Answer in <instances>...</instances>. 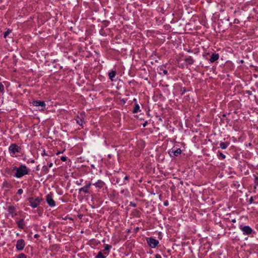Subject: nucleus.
Returning a JSON list of instances; mask_svg holds the SVG:
<instances>
[{"label": "nucleus", "instance_id": "3", "mask_svg": "<svg viewBox=\"0 0 258 258\" xmlns=\"http://www.w3.org/2000/svg\"><path fill=\"white\" fill-rule=\"evenodd\" d=\"M239 228L244 235H250L255 233V231L249 226L242 224L239 225Z\"/></svg>", "mask_w": 258, "mask_h": 258}, {"label": "nucleus", "instance_id": "6", "mask_svg": "<svg viewBox=\"0 0 258 258\" xmlns=\"http://www.w3.org/2000/svg\"><path fill=\"white\" fill-rule=\"evenodd\" d=\"M46 201L50 207H54L55 205V203L52 198L51 193L48 194L46 196Z\"/></svg>", "mask_w": 258, "mask_h": 258}, {"label": "nucleus", "instance_id": "19", "mask_svg": "<svg viewBox=\"0 0 258 258\" xmlns=\"http://www.w3.org/2000/svg\"><path fill=\"white\" fill-rule=\"evenodd\" d=\"M140 111V106L138 104H136L133 111L134 113H137Z\"/></svg>", "mask_w": 258, "mask_h": 258}, {"label": "nucleus", "instance_id": "23", "mask_svg": "<svg viewBox=\"0 0 258 258\" xmlns=\"http://www.w3.org/2000/svg\"><path fill=\"white\" fill-rule=\"evenodd\" d=\"M0 92H4V86L0 82Z\"/></svg>", "mask_w": 258, "mask_h": 258}, {"label": "nucleus", "instance_id": "31", "mask_svg": "<svg viewBox=\"0 0 258 258\" xmlns=\"http://www.w3.org/2000/svg\"><path fill=\"white\" fill-rule=\"evenodd\" d=\"M164 205L165 206H167L168 205V201H166L164 203Z\"/></svg>", "mask_w": 258, "mask_h": 258}, {"label": "nucleus", "instance_id": "4", "mask_svg": "<svg viewBox=\"0 0 258 258\" xmlns=\"http://www.w3.org/2000/svg\"><path fill=\"white\" fill-rule=\"evenodd\" d=\"M32 103L34 106L38 107L40 110H44L45 108L46 104L43 101L35 100Z\"/></svg>", "mask_w": 258, "mask_h": 258}, {"label": "nucleus", "instance_id": "25", "mask_svg": "<svg viewBox=\"0 0 258 258\" xmlns=\"http://www.w3.org/2000/svg\"><path fill=\"white\" fill-rule=\"evenodd\" d=\"M111 246L109 245H106L105 247V250H109L111 249Z\"/></svg>", "mask_w": 258, "mask_h": 258}, {"label": "nucleus", "instance_id": "24", "mask_svg": "<svg viewBox=\"0 0 258 258\" xmlns=\"http://www.w3.org/2000/svg\"><path fill=\"white\" fill-rule=\"evenodd\" d=\"M17 258H27V256L24 253L20 254Z\"/></svg>", "mask_w": 258, "mask_h": 258}, {"label": "nucleus", "instance_id": "26", "mask_svg": "<svg viewBox=\"0 0 258 258\" xmlns=\"http://www.w3.org/2000/svg\"><path fill=\"white\" fill-rule=\"evenodd\" d=\"M23 192V190L22 189L20 188V189H19L17 191V194H19V195H21L22 194Z\"/></svg>", "mask_w": 258, "mask_h": 258}, {"label": "nucleus", "instance_id": "39", "mask_svg": "<svg viewBox=\"0 0 258 258\" xmlns=\"http://www.w3.org/2000/svg\"><path fill=\"white\" fill-rule=\"evenodd\" d=\"M77 184H78V185H80V184H81V183H80V182H78V181L77 182Z\"/></svg>", "mask_w": 258, "mask_h": 258}, {"label": "nucleus", "instance_id": "35", "mask_svg": "<svg viewBox=\"0 0 258 258\" xmlns=\"http://www.w3.org/2000/svg\"><path fill=\"white\" fill-rule=\"evenodd\" d=\"M186 51H187L188 52H192V51H191L190 49H187Z\"/></svg>", "mask_w": 258, "mask_h": 258}, {"label": "nucleus", "instance_id": "1", "mask_svg": "<svg viewBox=\"0 0 258 258\" xmlns=\"http://www.w3.org/2000/svg\"><path fill=\"white\" fill-rule=\"evenodd\" d=\"M13 170L16 171L14 176L18 178L29 173V169L25 165H21L19 167L15 166L13 167Z\"/></svg>", "mask_w": 258, "mask_h": 258}, {"label": "nucleus", "instance_id": "5", "mask_svg": "<svg viewBox=\"0 0 258 258\" xmlns=\"http://www.w3.org/2000/svg\"><path fill=\"white\" fill-rule=\"evenodd\" d=\"M21 149V148L16 144H11L9 148L10 152L13 153V154H15L16 153L20 152Z\"/></svg>", "mask_w": 258, "mask_h": 258}, {"label": "nucleus", "instance_id": "9", "mask_svg": "<svg viewBox=\"0 0 258 258\" xmlns=\"http://www.w3.org/2000/svg\"><path fill=\"white\" fill-rule=\"evenodd\" d=\"M91 185V183H88L86 184V185L83 186V187H81L79 189V192H83L85 194H88L89 193V188H90V186Z\"/></svg>", "mask_w": 258, "mask_h": 258}, {"label": "nucleus", "instance_id": "28", "mask_svg": "<svg viewBox=\"0 0 258 258\" xmlns=\"http://www.w3.org/2000/svg\"><path fill=\"white\" fill-rule=\"evenodd\" d=\"M249 203L250 204H252V203H254V201H253V197H251L249 199Z\"/></svg>", "mask_w": 258, "mask_h": 258}, {"label": "nucleus", "instance_id": "38", "mask_svg": "<svg viewBox=\"0 0 258 258\" xmlns=\"http://www.w3.org/2000/svg\"><path fill=\"white\" fill-rule=\"evenodd\" d=\"M77 184H78V185H80V184H81V183H80V182H78V181L77 182Z\"/></svg>", "mask_w": 258, "mask_h": 258}, {"label": "nucleus", "instance_id": "30", "mask_svg": "<svg viewBox=\"0 0 258 258\" xmlns=\"http://www.w3.org/2000/svg\"><path fill=\"white\" fill-rule=\"evenodd\" d=\"M155 256V258H161V256L159 254H156Z\"/></svg>", "mask_w": 258, "mask_h": 258}, {"label": "nucleus", "instance_id": "17", "mask_svg": "<svg viewBox=\"0 0 258 258\" xmlns=\"http://www.w3.org/2000/svg\"><path fill=\"white\" fill-rule=\"evenodd\" d=\"M217 156L220 160L224 159L226 158L225 155L220 151H218Z\"/></svg>", "mask_w": 258, "mask_h": 258}, {"label": "nucleus", "instance_id": "37", "mask_svg": "<svg viewBox=\"0 0 258 258\" xmlns=\"http://www.w3.org/2000/svg\"><path fill=\"white\" fill-rule=\"evenodd\" d=\"M38 236V234H35L34 235V237H35V238L37 237Z\"/></svg>", "mask_w": 258, "mask_h": 258}, {"label": "nucleus", "instance_id": "40", "mask_svg": "<svg viewBox=\"0 0 258 258\" xmlns=\"http://www.w3.org/2000/svg\"><path fill=\"white\" fill-rule=\"evenodd\" d=\"M7 170H9L10 169L9 168L6 169Z\"/></svg>", "mask_w": 258, "mask_h": 258}, {"label": "nucleus", "instance_id": "20", "mask_svg": "<svg viewBox=\"0 0 258 258\" xmlns=\"http://www.w3.org/2000/svg\"><path fill=\"white\" fill-rule=\"evenodd\" d=\"M76 122L78 124L82 125L83 121L81 118L78 117L76 119Z\"/></svg>", "mask_w": 258, "mask_h": 258}, {"label": "nucleus", "instance_id": "32", "mask_svg": "<svg viewBox=\"0 0 258 258\" xmlns=\"http://www.w3.org/2000/svg\"><path fill=\"white\" fill-rule=\"evenodd\" d=\"M53 166V163H50L49 165H48V167L49 168H51L52 166Z\"/></svg>", "mask_w": 258, "mask_h": 258}, {"label": "nucleus", "instance_id": "22", "mask_svg": "<svg viewBox=\"0 0 258 258\" xmlns=\"http://www.w3.org/2000/svg\"><path fill=\"white\" fill-rule=\"evenodd\" d=\"M11 32V31L10 30H7V31H6L5 33H4V37L5 38H6L7 37V36H8V35Z\"/></svg>", "mask_w": 258, "mask_h": 258}, {"label": "nucleus", "instance_id": "11", "mask_svg": "<svg viewBox=\"0 0 258 258\" xmlns=\"http://www.w3.org/2000/svg\"><path fill=\"white\" fill-rule=\"evenodd\" d=\"M219 55L218 53H213L210 58L211 62H213L219 59Z\"/></svg>", "mask_w": 258, "mask_h": 258}, {"label": "nucleus", "instance_id": "29", "mask_svg": "<svg viewBox=\"0 0 258 258\" xmlns=\"http://www.w3.org/2000/svg\"><path fill=\"white\" fill-rule=\"evenodd\" d=\"M255 183L258 185V177H255L254 179Z\"/></svg>", "mask_w": 258, "mask_h": 258}, {"label": "nucleus", "instance_id": "34", "mask_svg": "<svg viewBox=\"0 0 258 258\" xmlns=\"http://www.w3.org/2000/svg\"><path fill=\"white\" fill-rule=\"evenodd\" d=\"M128 179V177L127 176H125L124 178V180H127Z\"/></svg>", "mask_w": 258, "mask_h": 258}, {"label": "nucleus", "instance_id": "33", "mask_svg": "<svg viewBox=\"0 0 258 258\" xmlns=\"http://www.w3.org/2000/svg\"><path fill=\"white\" fill-rule=\"evenodd\" d=\"M163 73L165 74V75H167V73H168V72L167 70H164L163 71Z\"/></svg>", "mask_w": 258, "mask_h": 258}, {"label": "nucleus", "instance_id": "16", "mask_svg": "<svg viewBox=\"0 0 258 258\" xmlns=\"http://www.w3.org/2000/svg\"><path fill=\"white\" fill-rule=\"evenodd\" d=\"M229 145V142H221L220 143V147L222 149H226Z\"/></svg>", "mask_w": 258, "mask_h": 258}, {"label": "nucleus", "instance_id": "14", "mask_svg": "<svg viewBox=\"0 0 258 258\" xmlns=\"http://www.w3.org/2000/svg\"><path fill=\"white\" fill-rule=\"evenodd\" d=\"M184 61H185V62H186L188 64H192L194 63V60L193 59V58L191 57V56H189L187 57H186L185 59H184Z\"/></svg>", "mask_w": 258, "mask_h": 258}, {"label": "nucleus", "instance_id": "15", "mask_svg": "<svg viewBox=\"0 0 258 258\" xmlns=\"http://www.w3.org/2000/svg\"><path fill=\"white\" fill-rule=\"evenodd\" d=\"M116 73L115 71H112L109 73L108 76L109 78L111 81H114V78L116 76Z\"/></svg>", "mask_w": 258, "mask_h": 258}, {"label": "nucleus", "instance_id": "7", "mask_svg": "<svg viewBox=\"0 0 258 258\" xmlns=\"http://www.w3.org/2000/svg\"><path fill=\"white\" fill-rule=\"evenodd\" d=\"M148 245L151 248H155L159 243V241L153 238H149L147 239Z\"/></svg>", "mask_w": 258, "mask_h": 258}, {"label": "nucleus", "instance_id": "2", "mask_svg": "<svg viewBox=\"0 0 258 258\" xmlns=\"http://www.w3.org/2000/svg\"><path fill=\"white\" fill-rule=\"evenodd\" d=\"M28 201L30 203V206L33 208H37L41 203L42 199L40 197H30L28 199Z\"/></svg>", "mask_w": 258, "mask_h": 258}, {"label": "nucleus", "instance_id": "27", "mask_svg": "<svg viewBox=\"0 0 258 258\" xmlns=\"http://www.w3.org/2000/svg\"><path fill=\"white\" fill-rule=\"evenodd\" d=\"M60 159L62 161L64 162L67 160V158L66 156H62V157H61Z\"/></svg>", "mask_w": 258, "mask_h": 258}, {"label": "nucleus", "instance_id": "18", "mask_svg": "<svg viewBox=\"0 0 258 258\" xmlns=\"http://www.w3.org/2000/svg\"><path fill=\"white\" fill-rule=\"evenodd\" d=\"M173 155L175 156H177L181 153V150L180 148H178L176 150L173 151Z\"/></svg>", "mask_w": 258, "mask_h": 258}, {"label": "nucleus", "instance_id": "10", "mask_svg": "<svg viewBox=\"0 0 258 258\" xmlns=\"http://www.w3.org/2000/svg\"><path fill=\"white\" fill-rule=\"evenodd\" d=\"M8 212L12 217L17 215V213L15 212V208L14 206L9 207L8 208Z\"/></svg>", "mask_w": 258, "mask_h": 258}, {"label": "nucleus", "instance_id": "36", "mask_svg": "<svg viewBox=\"0 0 258 258\" xmlns=\"http://www.w3.org/2000/svg\"><path fill=\"white\" fill-rule=\"evenodd\" d=\"M232 222L235 223V222H236V220L235 219H233V220H232Z\"/></svg>", "mask_w": 258, "mask_h": 258}, {"label": "nucleus", "instance_id": "13", "mask_svg": "<svg viewBox=\"0 0 258 258\" xmlns=\"http://www.w3.org/2000/svg\"><path fill=\"white\" fill-rule=\"evenodd\" d=\"M18 226L20 229H23L25 226L24 220L23 219H21L17 222Z\"/></svg>", "mask_w": 258, "mask_h": 258}, {"label": "nucleus", "instance_id": "12", "mask_svg": "<svg viewBox=\"0 0 258 258\" xmlns=\"http://www.w3.org/2000/svg\"><path fill=\"white\" fill-rule=\"evenodd\" d=\"M93 185L96 187L101 188L104 186L105 183L101 180H98L95 183L93 184Z\"/></svg>", "mask_w": 258, "mask_h": 258}, {"label": "nucleus", "instance_id": "41", "mask_svg": "<svg viewBox=\"0 0 258 258\" xmlns=\"http://www.w3.org/2000/svg\"><path fill=\"white\" fill-rule=\"evenodd\" d=\"M133 206H134V207H135V204H133Z\"/></svg>", "mask_w": 258, "mask_h": 258}, {"label": "nucleus", "instance_id": "21", "mask_svg": "<svg viewBox=\"0 0 258 258\" xmlns=\"http://www.w3.org/2000/svg\"><path fill=\"white\" fill-rule=\"evenodd\" d=\"M96 258H106V256L103 255L101 251L99 252L96 256Z\"/></svg>", "mask_w": 258, "mask_h": 258}, {"label": "nucleus", "instance_id": "8", "mask_svg": "<svg viewBox=\"0 0 258 258\" xmlns=\"http://www.w3.org/2000/svg\"><path fill=\"white\" fill-rule=\"evenodd\" d=\"M25 245V241L23 239H21L17 240L16 247L18 250H22L23 249Z\"/></svg>", "mask_w": 258, "mask_h": 258}]
</instances>
